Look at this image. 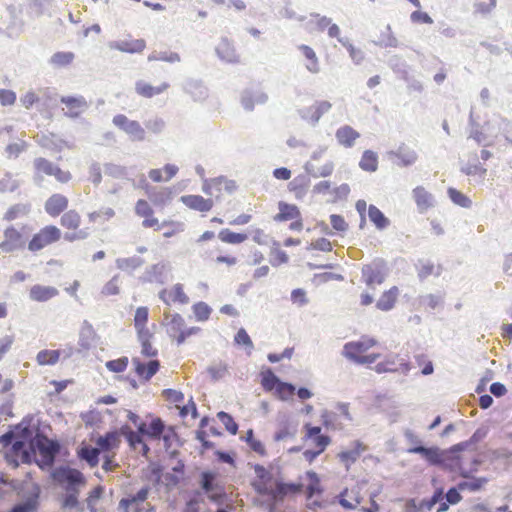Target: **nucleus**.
Wrapping results in <instances>:
<instances>
[{
	"label": "nucleus",
	"mask_w": 512,
	"mask_h": 512,
	"mask_svg": "<svg viewBox=\"0 0 512 512\" xmlns=\"http://www.w3.org/2000/svg\"><path fill=\"white\" fill-rule=\"evenodd\" d=\"M409 454L421 455L430 465L439 466L450 472H458L461 477L469 478V472L463 468L462 458L450 448L440 449L437 446H412L407 449Z\"/></svg>",
	"instance_id": "1"
},
{
	"label": "nucleus",
	"mask_w": 512,
	"mask_h": 512,
	"mask_svg": "<svg viewBox=\"0 0 512 512\" xmlns=\"http://www.w3.org/2000/svg\"><path fill=\"white\" fill-rule=\"evenodd\" d=\"M32 446L37 449L41 457L37 461L39 468L42 470L52 468L61 450L59 441L47 438L36 428V435L32 440Z\"/></svg>",
	"instance_id": "2"
},
{
	"label": "nucleus",
	"mask_w": 512,
	"mask_h": 512,
	"mask_svg": "<svg viewBox=\"0 0 512 512\" xmlns=\"http://www.w3.org/2000/svg\"><path fill=\"white\" fill-rule=\"evenodd\" d=\"M54 481L60 484L66 492L79 491V486L86 480L82 472L69 466H59L51 473Z\"/></svg>",
	"instance_id": "3"
},
{
	"label": "nucleus",
	"mask_w": 512,
	"mask_h": 512,
	"mask_svg": "<svg viewBox=\"0 0 512 512\" xmlns=\"http://www.w3.org/2000/svg\"><path fill=\"white\" fill-rule=\"evenodd\" d=\"M112 124L125 133L132 142H143L146 140V130L137 120L129 119L124 114H116L112 118Z\"/></svg>",
	"instance_id": "4"
},
{
	"label": "nucleus",
	"mask_w": 512,
	"mask_h": 512,
	"mask_svg": "<svg viewBox=\"0 0 512 512\" xmlns=\"http://www.w3.org/2000/svg\"><path fill=\"white\" fill-rule=\"evenodd\" d=\"M387 273V265L382 259H375L370 264L362 267V278L369 287L382 284L386 279Z\"/></svg>",
	"instance_id": "5"
},
{
	"label": "nucleus",
	"mask_w": 512,
	"mask_h": 512,
	"mask_svg": "<svg viewBox=\"0 0 512 512\" xmlns=\"http://www.w3.org/2000/svg\"><path fill=\"white\" fill-rule=\"evenodd\" d=\"M60 236L61 232L56 226H46L33 236L29 242L28 248L31 251L41 250L47 245L59 240Z\"/></svg>",
	"instance_id": "6"
},
{
	"label": "nucleus",
	"mask_w": 512,
	"mask_h": 512,
	"mask_svg": "<svg viewBox=\"0 0 512 512\" xmlns=\"http://www.w3.org/2000/svg\"><path fill=\"white\" fill-rule=\"evenodd\" d=\"M33 166L35 170L47 176H54L61 183H66L71 179L69 172L62 171L59 166L45 158H35L33 161Z\"/></svg>",
	"instance_id": "7"
},
{
	"label": "nucleus",
	"mask_w": 512,
	"mask_h": 512,
	"mask_svg": "<svg viewBox=\"0 0 512 512\" xmlns=\"http://www.w3.org/2000/svg\"><path fill=\"white\" fill-rule=\"evenodd\" d=\"M268 101V95L261 88H245L240 95V102L244 110L251 112L255 105L265 104Z\"/></svg>",
	"instance_id": "8"
},
{
	"label": "nucleus",
	"mask_w": 512,
	"mask_h": 512,
	"mask_svg": "<svg viewBox=\"0 0 512 512\" xmlns=\"http://www.w3.org/2000/svg\"><path fill=\"white\" fill-rule=\"evenodd\" d=\"M32 417L26 416L22 419L20 423L11 427L12 430H15L17 435L16 441L13 443V450L21 449L28 442L34 439V429L31 427Z\"/></svg>",
	"instance_id": "9"
},
{
	"label": "nucleus",
	"mask_w": 512,
	"mask_h": 512,
	"mask_svg": "<svg viewBox=\"0 0 512 512\" xmlns=\"http://www.w3.org/2000/svg\"><path fill=\"white\" fill-rule=\"evenodd\" d=\"M170 266L167 262H159L148 266L144 273L140 276V281L143 283H158L164 284L167 280L166 272Z\"/></svg>",
	"instance_id": "10"
},
{
	"label": "nucleus",
	"mask_w": 512,
	"mask_h": 512,
	"mask_svg": "<svg viewBox=\"0 0 512 512\" xmlns=\"http://www.w3.org/2000/svg\"><path fill=\"white\" fill-rule=\"evenodd\" d=\"M387 157L392 160L398 159L396 165L399 167H409L416 163L418 160L417 152L407 146L405 143H401L396 150L387 152Z\"/></svg>",
	"instance_id": "11"
},
{
	"label": "nucleus",
	"mask_w": 512,
	"mask_h": 512,
	"mask_svg": "<svg viewBox=\"0 0 512 512\" xmlns=\"http://www.w3.org/2000/svg\"><path fill=\"white\" fill-rule=\"evenodd\" d=\"M183 91L189 94L196 102H203L208 98L209 91L203 81L194 78H188L183 82Z\"/></svg>",
	"instance_id": "12"
},
{
	"label": "nucleus",
	"mask_w": 512,
	"mask_h": 512,
	"mask_svg": "<svg viewBox=\"0 0 512 512\" xmlns=\"http://www.w3.org/2000/svg\"><path fill=\"white\" fill-rule=\"evenodd\" d=\"M215 52L218 58L223 62L230 64L239 63V55L237 54L233 44L226 37L221 38L219 44L215 48Z\"/></svg>",
	"instance_id": "13"
},
{
	"label": "nucleus",
	"mask_w": 512,
	"mask_h": 512,
	"mask_svg": "<svg viewBox=\"0 0 512 512\" xmlns=\"http://www.w3.org/2000/svg\"><path fill=\"white\" fill-rule=\"evenodd\" d=\"M335 138L340 146L352 148L360 138V133L350 125H343L336 130Z\"/></svg>",
	"instance_id": "14"
},
{
	"label": "nucleus",
	"mask_w": 512,
	"mask_h": 512,
	"mask_svg": "<svg viewBox=\"0 0 512 512\" xmlns=\"http://www.w3.org/2000/svg\"><path fill=\"white\" fill-rule=\"evenodd\" d=\"M132 363L135 366V372L144 381H149L160 368V362L158 360H150L148 363H143L139 358H133Z\"/></svg>",
	"instance_id": "15"
},
{
	"label": "nucleus",
	"mask_w": 512,
	"mask_h": 512,
	"mask_svg": "<svg viewBox=\"0 0 512 512\" xmlns=\"http://www.w3.org/2000/svg\"><path fill=\"white\" fill-rule=\"evenodd\" d=\"M180 200L188 208L199 212L210 211L214 204L212 199H206L200 195H184Z\"/></svg>",
	"instance_id": "16"
},
{
	"label": "nucleus",
	"mask_w": 512,
	"mask_h": 512,
	"mask_svg": "<svg viewBox=\"0 0 512 512\" xmlns=\"http://www.w3.org/2000/svg\"><path fill=\"white\" fill-rule=\"evenodd\" d=\"M109 47L121 52L134 54L142 52L146 47V42L144 39L118 40L110 42Z\"/></svg>",
	"instance_id": "17"
},
{
	"label": "nucleus",
	"mask_w": 512,
	"mask_h": 512,
	"mask_svg": "<svg viewBox=\"0 0 512 512\" xmlns=\"http://www.w3.org/2000/svg\"><path fill=\"white\" fill-rule=\"evenodd\" d=\"M61 103L67 106L69 112L66 115L71 118H77L88 108V103L83 96H63L61 97Z\"/></svg>",
	"instance_id": "18"
},
{
	"label": "nucleus",
	"mask_w": 512,
	"mask_h": 512,
	"mask_svg": "<svg viewBox=\"0 0 512 512\" xmlns=\"http://www.w3.org/2000/svg\"><path fill=\"white\" fill-rule=\"evenodd\" d=\"M59 291L53 286L36 284L29 290V298L35 302H46L56 297Z\"/></svg>",
	"instance_id": "19"
},
{
	"label": "nucleus",
	"mask_w": 512,
	"mask_h": 512,
	"mask_svg": "<svg viewBox=\"0 0 512 512\" xmlns=\"http://www.w3.org/2000/svg\"><path fill=\"white\" fill-rule=\"evenodd\" d=\"M68 206V199L62 194H53L45 203V211L52 217L60 215Z\"/></svg>",
	"instance_id": "20"
},
{
	"label": "nucleus",
	"mask_w": 512,
	"mask_h": 512,
	"mask_svg": "<svg viewBox=\"0 0 512 512\" xmlns=\"http://www.w3.org/2000/svg\"><path fill=\"white\" fill-rule=\"evenodd\" d=\"M169 86L170 85L167 82H163L159 86H152L151 84L143 80H138L135 83V91L138 95L144 98H152L166 91L169 88Z\"/></svg>",
	"instance_id": "21"
},
{
	"label": "nucleus",
	"mask_w": 512,
	"mask_h": 512,
	"mask_svg": "<svg viewBox=\"0 0 512 512\" xmlns=\"http://www.w3.org/2000/svg\"><path fill=\"white\" fill-rule=\"evenodd\" d=\"M95 338L96 332L92 324H90L87 320H84L79 332L78 345L80 349L78 351L80 352L81 350H89L93 346Z\"/></svg>",
	"instance_id": "22"
},
{
	"label": "nucleus",
	"mask_w": 512,
	"mask_h": 512,
	"mask_svg": "<svg viewBox=\"0 0 512 512\" xmlns=\"http://www.w3.org/2000/svg\"><path fill=\"white\" fill-rule=\"evenodd\" d=\"M162 324L166 327V332L169 337L174 338L179 331L185 326L184 318L178 314L164 313Z\"/></svg>",
	"instance_id": "23"
},
{
	"label": "nucleus",
	"mask_w": 512,
	"mask_h": 512,
	"mask_svg": "<svg viewBox=\"0 0 512 512\" xmlns=\"http://www.w3.org/2000/svg\"><path fill=\"white\" fill-rule=\"evenodd\" d=\"M95 443L99 452H109L119 446L120 435L117 431H110L99 436Z\"/></svg>",
	"instance_id": "24"
},
{
	"label": "nucleus",
	"mask_w": 512,
	"mask_h": 512,
	"mask_svg": "<svg viewBox=\"0 0 512 512\" xmlns=\"http://www.w3.org/2000/svg\"><path fill=\"white\" fill-rule=\"evenodd\" d=\"M413 197L421 213L434 206L433 195L422 186H417L413 189Z\"/></svg>",
	"instance_id": "25"
},
{
	"label": "nucleus",
	"mask_w": 512,
	"mask_h": 512,
	"mask_svg": "<svg viewBox=\"0 0 512 512\" xmlns=\"http://www.w3.org/2000/svg\"><path fill=\"white\" fill-rule=\"evenodd\" d=\"M5 240L0 243V248L5 252H12L21 246V234L14 227L4 231Z\"/></svg>",
	"instance_id": "26"
},
{
	"label": "nucleus",
	"mask_w": 512,
	"mask_h": 512,
	"mask_svg": "<svg viewBox=\"0 0 512 512\" xmlns=\"http://www.w3.org/2000/svg\"><path fill=\"white\" fill-rule=\"evenodd\" d=\"M99 454L100 452L97 447H92L84 443L77 449L78 458L85 461L92 468L99 464Z\"/></svg>",
	"instance_id": "27"
},
{
	"label": "nucleus",
	"mask_w": 512,
	"mask_h": 512,
	"mask_svg": "<svg viewBox=\"0 0 512 512\" xmlns=\"http://www.w3.org/2000/svg\"><path fill=\"white\" fill-rule=\"evenodd\" d=\"M398 295V287H391L389 290L385 291L378 299L376 303L377 309L381 311H390L394 307Z\"/></svg>",
	"instance_id": "28"
},
{
	"label": "nucleus",
	"mask_w": 512,
	"mask_h": 512,
	"mask_svg": "<svg viewBox=\"0 0 512 512\" xmlns=\"http://www.w3.org/2000/svg\"><path fill=\"white\" fill-rule=\"evenodd\" d=\"M279 213L274 217L275 221L283 222L300 218V211L296 205L279 202Z\"/></svg>",
	"instance_id": "29"
},
{
	"label": "nucleus",
	"mask_w": 512,
	"mask_h": 512,
	"mask_svg": "<svg viewBox=\"0 0 512 512\" xmlns=\"http://www.w3.org/2000/svg\"><path fill=\"white\" fill-rule=\"evenodd\" d=\"M364 450V446L360 441H355L353 443V448L349 450L342 451L338 454V457L342 463L345 464L348 469L351 464H353L361 455V452Z\"/></svg>",
	"instance_id": "30"
},
{
	"label": "nucleus",
	"mask_w": 512,
	"mask_h": 512,
	"mask_svg": "<svg viewBox=\"0 0 512 512\" xmlns=\"http://www.w3.org/2000/svg\"><path fill=\"white\" fill-rule=\"evenodd\" d=\"M368 216L378 230H384L390 225V220L375 205H369Z\"/></svg>",
	"instance_id": "31"
},
{
	"label": "nucleus",
	"mask_w": 512,
	"mask_h": 512,
	"mask_svg": "<svg viewBox=\"0 0 512 512\" xmlns=\"http://www.w3.org/2000/svg\"><path fill=\"white\" fill-rule=\"evenodd\" d=\"M374 370L378 374L382 373H401L403 375H408L411 370V364L406 360H401L399 363V367H388L385 365L384 361L379 362L375 365Z\"/></svg>",
	"instance_id": "32"
},
{
	"label": "nucleus",
	"mask_w": 512,
	"mask_h": 512,
	"mask_svg": "<svg viewBox=\"0 0 512 512\" xmlns=\"http://www.w3.org/2000/svg\"><path fill=\"white\" fill-rule=\"evenodd\" d=\"M144 264V259L139 256H132L128 258H118L116 260V266L118 269L132 273L137 268Z\"/></svg>",
	"instance_id": "33"
},
{
	"label": "nucleus",
	"mask_w": 512,
	"mask_h": 512,
	"mask_svg": "<svg viewBox=\"0 0 512 512\" xmlns=\"http://www.w3.org/2000/svg\"><path fill=\"white\" fill-rule=\"evenodd\" d=\"M359 167L363 171L375 172L378 168V156L372 150H365L359 162Z\"/></svg>",
	"instance_id": "34"
},
{
	"label": "nucleus",
	"mask_w": 512,
	"mask_h": 512,
	"mask_svg": "<svg viewBox=\"0 0 512 512\" xmlns=\"http://www.w3.org/2000/svg\"><path fill=\"white\" fill-rule=\"evenodd\" d=\"M299 49L302 51L303 55L308 61L306 64L307 70L313 74L318 73L320 70L319 62L314 50L310 46L304 44L300 45Z\"/></svg>",
	"instance_id": "35"
},
{
	"label": "nucleus",
	"mask_w": 512,
	"mask_h": 512,
	"mask_svg": "<svg viewBox=\"0 0 512 512\" xmlns=\"http://www.w3.org/2000/svg\"><path fill=\"white\" fill-rule=\"evenodd\" d=\"M306 477L309 480V484L306 487L307 498L311 499L313 496L321 494L323 489L320 485V478L318 474L314 471H307Z\"/></svg>",
	"instance_id": "36"
},
{
	"label": "nucleus",
	"mask_w": 512,
	"mask_h": 512,
	"mask_svg": "<svg viewBox=\"0 0 512 512\" xmlns=\"http://www.w3.org/2000/svg\"><path fill=\"white\" fill-rule=\"evenodd\" d=\"M375 44L380 47H383V48H387V47L396 48L399 46V41L392 33L390 25H387L385 27V30H383L380 33L379 39H378V41L375 42Z\"/></svg>",
	"instance_id": "37"
},
{
	"label": "nucleus",
	"mask_w": 512,
	"mask_h": 512,
	"mask_svg": "<svg viewBox=\"0 0 512 512\" xmlns=\"http://www.w3.org/2000/svg\"><path fill=\"white\" fill-rule=\"evenodd\" d=\"M361 353L363 352L356 341L347 342L343 346L342 355L356 364H359Z\"/></svg>",
	"instance_id": "38"
},
{
	"label": "nucleus",
	"mask_w": 512,
	"mask_h": 512,
	"mask_svg": "<svg viewBox=\"0 0 512 512\" xmlns=\"http://www.w3.org/2000/svg\"><path fill=\"white\" fill-rule=\"evenodd\" d=\"M61 356L60 350H41L36 356L39 365H54Z\"/></svg>",
	"instance_id": "39"
},
{
	"label": "nucleus",
	"mask_w": 512,
	"mask_h": 512,
	"mask_svg": "<svg viewBox=\"0 0 512 512\" xmlns=\"http://www.w3.org/2000/svg\"><path fill=\"white\" fill-rule=\"evenodd\" d=\"M469 481H461L459 482L458 489L461 491L469 490L471 492H477L482 489V487L488 482V479L485 477H470Z\"/></svg>",
	"instance_id": "40"
},
{
	"label": "nucleus",
	"mask_w": 512,
	"mask_h": 512,
	"mask_svg": "<svg viewBox=\"0 0 512 512\" xmlns=\"http://www.w3.org/2000/svg\"><path fill=\"white\" fill-rule=\"evenodd\" d=\"M261 385L266 391L276 390V387L282 382L280 378L268 368L266 371L261 373Z\"/></svg>",
	"instance_id": "41"
},
{
	"label": "nucleus",
	"mask_w": 512,
	"mask_h": 512,
	"mask_svg": "<svg viewBox=\"0 0 512 512\" xmlns=\"http://www.w3.org/2000/svg\"><path fill=\"white\" fill-rule=\"evenodd\" d=\"M218 238L228 244H240L244 242L248 236L245 233H236L229 229H222L218 233Z\"/></svg>",
	"instance_id": "42"
},
{
	"label": "nucleus",
	"mask_w": 512,
	"mask_h": 512,
	"mask_svg": "<svg viewBox=\"0 0 512 512\" xmlns=\"http://www.w3.org/2000/svg\"><path fill=\"white\" fill-rule=\"evenodd\" d=\"M144 128L153 134L159 135L164 132L166 121L160 116H153L145 120Z\"/></svg>",
	"instance_id": "43"
},
{
	"label": "nucleus",
	"mask_w": 512,
	"mask_h": 512,
	"mask_svg": "<svg viewBox=\"0 0 512 512\" xmlns=\"http://www.w3.org/2000/svg\"><path fill=\"white\" fill-rule=\"evenodd\" d=\"M447 193L454 204L463 208H470L472 206L471 199L457 189L450 187L448 188Z\"/></svg>",
	"instance_id": "44"
},
{
	"label": "nucleus",
	"mask_w": 512,
	"mask_h": 512,
	"mask_svg": "<svg viewBox=\"0 0 512 512\" xmlns=\"http://www.w3.org/2000/svg\"><path fill=\"white\" fill-rule=\"evenodd\" d=\"M80 221L81 217L75 210H69L61 217V225L67 229H77Z\"/></svg>",
	"instance_id": "45"
},
{
	"label": "nucleus",
	"mask_w": 512,
	"mask_h": 512,
	"mask_svg": "<svg viewBox=\"0 0 512 512\" xmlns=\"http://www.w3.org/2000/svg\"><path fill=\"white\" fill-rule=\"evenodd\" d=\"M31 206L30 204L25 203H18L13 205L8 209V211L5 213L4 218L6 220H14L18 218L19 216L27 215L30 212Z\"/></svg>",
	"instance_id": "46"
},
{
	"label": "nucleus",
	"mask_w": 512,
	"mask_h": 512,
	"mask_svg": "<svg viewBox=\"0 0 512 512\" xmlns=\"http://www.w3.org/2000/svg\"><path fill=\"white\" fill-rule=\"evenodd\" d=\"M29 443V449H26L25 446L21 449L13 450L15 454H19L21 458V462L25 464L36 463L39 459L36 457L37 449L33 448L32 441Z\"/></svg>",
	"instance_id": "47"
},
{
	"label": "nucleus",
	"mask_w": 512,
	"mask_h": 512,
	"mask_svg": "<svg viewBox=\"0 0 512 512\" xmlns=\"http://www.w3.org/2000/svg\"><path fill=\"white\" fill-rule=\"evenodd\" d=\"M497 0H475L473 4L474 13L483 16L489 15L496 7Z\"/></svg>",
	"instance_id": "48"
},
{
	"label": "nucleus",
	"mask_w": 512,
	"mask_h": 512,
	"mask_svg": "<svg viewBox=\"0 0 512 512\" xmlns=\"http://www.w3.org/2000/svg\"><path fill=\"white\" fill-rule=\"evenodd\" d=\"M72 52H56L50 58V63L55 67H65L74 60Z\"/></svg>",
	"instance_id": "49"
},
{
	"label": "nucleus",
	"mask_w": 512,
	"mask_h": 512,
	"mask_svg": "<svg viewBox=\"0 0 512 512\" xmlns=\"http://www.w3.org/2000/svg\"><path fill=\"white\" fill-rule=\"evenodd\" d=\"M444 499V491L442 488H438L434 491L430 499H423L420 502L419 509L430 511L438 502Z\"/></svg>",
	"instance_id": "50"
},
{
	"label": "nucleus",
	"mask_w": 512,
	"mask_h": 512,
	"mask_svg": "<svg viewBox=\"0 0 512 512\" xmlns=\"http://www.w3.org/2000/svg\"><path fill=\"white\" fill-rule=\"evenodd\" d=\"M165 424L160 418H155L148 425V438L161 439L162 434L165 432Z\"/></svg>",
	"instance_id": "51"
},
{
	"label": "nucleus",
	"mask_w": 512,
	"mask_h": 512,
	"mask_svg": "<svg viewBox=\"0 0 512 512\" xmlns=\"http://www.w3.org/2000/svg\"><path fill=\"white\" fill-rule=\"evenodd\" d=\"M461 172L465 175L472 176V175H479L480 178L484 179L487 173V169L484 168L481 164L474 162V163H467L463 166H461Z\"/></svg>",
	"instance_id": "52"
},
{
	"label": "nucleus",
	"mask_w": 512,
	"mask_h": 512,
	"mask_svg": "<svg viewBox=\"0 0 512 512\" xmlns=\"http://www.w3.org/2000/svg\"><path fill=\"white\" fill-rule=\"evenodd\" d=\"M193 313L198 321L209 319L212 309L205 302H197L192 306Z\"/></svg>",
	"instance_id": "53"
},
{
	"label": "nucleus",
	"mask_w": 512,
	"mask_h": 512,
	"mask_svg": "<svg viewBox=\"0 0 512 512\" xmlns=\"http://www.w3.org/2000/svg\"><path fill=\"white\" fill-rule=\"evenodd\" d=\"M104 172L106 175L116 179L124 178L127 175V169L124 166L114 163H106L104 165Z\"/></svg>",
	"instance_id": "54"
},
{
	"label": "nucleus",
	"mask_w": 512,
	"mask_h": 512,
	"mask_svg": "<svg viewBox=\"0 0 512 512\" xmlns=\"http://www.w3.org/2000/svg\"><path fill=\"white\" fill-rule=\"evenodd\" d=\"M217 417L230 434L235 435L237 433L238 424L234 421L233 417L230 414L224 411H220L218 412Z\"/></svg>",
	"instance_id": "55"
},
{
	"label": "nucleus",
	"mask_w": 512,
	"mask_h": 512,
	"mask_svg": "<svg viewBox=\"0 0 512 512\" xmlns=\"http://www.w3.org/2000/svg\"><path fill=\"white\" fill-rule=\"evenodd\" d=\"M295 391H296V387L293 384L288 383V382L282 381L278 385V387H276V394L283 401H286L290 397H292L294 395Z\"/></svg>",
	"instance_id": "56"
},
{
	"label": "nucleus",
	"mask_w": 512,
	"mask_h": 512,
	"mask_svg": "<svg viewBox=\"0 0 512 512\" xmlns=\"http://www.w3.org/2000/svg\"><path fill=\"white\" fill-rule=\"evenodd\" d=\"M121 434L125 436L127 442L133 448L143 442L142 437L134 432L128 425L121 427Z\"/></svg>",
	"instance_id": "57"
},
{
	"label": "nucleus",
	"mask_w": 512,
	"mask_h": 512,
	"mask_svg": "<svg viewBox=\"0 0 512 512\" xmlns=\"http://www.w3.org/2000/svg\"><path fill=\"white\" fill-rule=\"evenodd\" d=\"M38 496L30 497L22 503L16 504L9 512H32L37 507Z\"/></svg>",
	"instance_id": "58"
},
{
	"label": "nucleus",
	"mask_w": 512,
	"mask_h": 512,
	"mask_svg": "<svg viewBox=\"0 0 512 512\" xmlns=\"http://www.w3.org/2000/svg\"><path fill=\"white\" fill-rule=\"evenodd\" d=\"M497 125L499 132L504 136L505 140L512 145V120L500 118Z\"/></svg>",
	"instance_id": "59"
},
{
	"label": "nucleus",
	"mask_w": 512,
	"mask_h": 512,
	"mask_svg": "<svg viewBox=\"0 0 512 512\" xmlns=\"http://www.w3.org/2000/svg\"><path fill=\"white\" fill-rule=\"evenodd\" d=\"M207 371L210 374L212 380L218 381L226 376L228 368L226 364L220 362L218 364L209 366Z\"/></svg>",
	"instance_id": "60"
},
{
	"label": "nucleus",
	"mask_w": 512,
	"mask_h": 512,
	"mask_svg": "<svg viewBox=\"0 0 512 512\" xmlns=\"http://www.w3.org/2000/svg\"><path fill=\"white\" fill-rule=\"evenodd\" d=\"M244 440L246 441V443L250 446V448L260 454V455H265V448L263 446V444L259 441V440H256L254 438V432L252 429H249L246 433V436L244 438Z\"/></svg>",
	"instance_id": "61"
},
{
	"label": "nucleus",
	"mask_w": 512,
	"mask_h": 512,
	"mask_svg": "<svg viewBox=\"0 0 512 512\" xmlns=\"http://www.w3.org/2000/svg\"><path fill=\"white\" fill-rule=\"evenodd\" d=\"M105 366L111 372H115V373L123 372L128 366V358L121 357L116 360H109L106 362Z\"/></svg>",
	"instance_id": "62"
},
{
	"label": "nucleus",
	"mask_w": 512,
	"mask_h": 512,
	"mask_svg": "<svg viewBox=\"0 0 512 512\" xmlns=\"http://www.w3.org/2000/svg\"><path fill=\"white\" fill-rule=\"evenodd\" d=\"M19 186L20 182L9 174L0 180V192H14Z\"/></svg>",
	"instance_id": "63"
},
{
	"label": "nucleus",
	"mask_w": 512,
	"mask_h": 512,
	"mask_svg": "<svg viewBox=\"0 0 512 512\" xmlns=\"http://www.w3.org/2000/svg\"><path fill=\"white\" fill-rule=\"evenodd\" d=\"M200 496L199 490L194 491L193 496L186 502L183 512H199V504L202 501Z\"/></svg>",
	"instance_id": "64"
}]
</instances>
